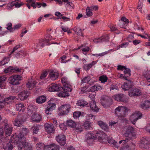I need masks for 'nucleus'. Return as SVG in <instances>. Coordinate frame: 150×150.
Listing matches in <instances>:
<instances>
[{"label": "nucleus", "mask_w": 150, "mask_h": 150, "mask_svg": "<svg viewBox=\"0 0 150 150\" xmlns=\"http://www.w3.org/2000/svg\"><path fill=\"white\" fill-rule=\"evenodd\" d=\"M129 110L125 106H119L115 109V114L117 117L122 118L126 116Z\"/></svg>", "instance_id": "nucleus-1"}, {"label": "nucleus", "mask_w": 150, "mask_h": 150, "mask_svg": "<svg viewBox=\"0 0 150 150\" xmlns=\"http://www.w3.org/2000/svg\"><path fill=\"white\" fill-rule=\"evenodd\" d=\"M16 136L12 135L11 137L10 141L7 143L6 145L5 144H4L3 147L5 150H11L13 148V146L16 143L18 145V139H16Z\"/></svg>", "instance_id": "nucleus-2"}, {"label": "nucleus", "mask_w": 150, "mask_h": 150, "mask_svg": "<svg viewBox=\"0 0 150 150\" xmlns=\"http://www.w3.org/2000/svg\"><path fill=\"white\" fill-rule=\"evenodd\" d=\"M18 150H32V147L29 144L25 141H18L17 145Z\"/></svg>", "instance_id": "nucleus-3"}, {"label": "nucleus", "mask_w": 150, "mask_h": 150, "mask_svg": "<svg viewBox=\"0 0 150 150\" xmlns=\"http://www.w3.org/2000/svg\"><path fill=\"white\" fill-rule=\"evenodd\" d=\"M125 131L124 135L126 137H129L133 139L136 137L135 134L134 133V128L130 126H127L124 128Z\"/></svg>", "instance_id": "nucleus-4"}, {"label": "nucleus", "mask_w": 150, "mask_h": 150, "mask_svg": "<svg viewBox=\"0 0 150 150\" xmlns=\"http://www.w3.org/2000/svg\"><path fill=\"white\" fill-rule=\"evenodd\" d=\"M29 132V130L28 129L23 128L21 130L18 134H13V135H16V139H18V141H21V140L25 141L26 138L24 137V136L28 134Z\"/></svg>", "instance_id": "nucleus-5"}, {"label": "nucleus", "mask_w": 150, "mask_h": 150, "mask_svg": "<svg viewBox=\"0 0 150 150\" xmlns=\"http://www.w3.org/2000/svg\"><path fill=\"white\" fill-rule=\"evenodd\" d=\"M22 77L19 75H13L8 79V82L11 84L15 85L19 84V81L21 79Z\"/></svg>", "instance_id": "nucleus-6"}, {"label": "nucleus", "mask_w": 150, "mask_h": 150, "mask_svg": "<svg viewBox=\"0 0 150 150\" xmlns=\"http://www.w3.org/2000/svg\"><path fill=\"white\" fill-rule=\"evenodd\" d=\"M71 108V106L69 105L65 104L61 105L58 108L59 116L67 115L69 113Z\"/></svg>", "instance_id": "nucleus-7"}, {"label": "nucleus", "mask_w": 150, "mask_h": 150, "mask_svg": "<svg viewBox=\"0 0 150 150\" xmlns=\"http://www.w3.org/2000/svg\"><path fill=\"white\" fill-rule=\"evenodd\" d=\"M47 103V106L45 110V112L47 114H51L52 111L56 108V104L52 101V99L48 101Z\"/></svg>", "instance_id": "nucleus-8"}, {"label": "nucleus", "mask_w": 150, "mask_h": 150, "mask_svg": "<svg viewBox=\"0 0 150 150\" xmlns=\"http://www.w3.org/2000/svg\"><path fill=\"white\" fill-rule=\"evenodd\" d=\"M142 117V113L139 111H136L130 116L129 119L132 123L134 125L137 120L141 118Z\"/></svg>", "instance_id": "nucleus-9"}, {"label": "nucleus", "mask_w": 150, "mask_h": 150, "mask_svg": "<svg viewBox=\"0 0 150 150\" xmlns=\"http://www.w3.org/2000/svg\"><path fill=\"white\" fill-rule=\"evenodd\" d=\"M25 121L24 117L21 115L17 116L16 118L15 119L13 124L15 126H20L23 124Z\"/></svg>", "instance_id": "nucleus-10"}, {"label": "nucleus", "mask_w": 150, "mask_h": 150, "mask_svg": "<svg viewBox=\"0 0 150 150\" xmlns=\"http://www.w3.org/2000/svg\"><path fill=\"white\" fill-rule=\"evenodd\" d=\"M4 129L5 136L6 137L10 136L12 133L13 129L12 125H9L6 123H4Z\"/></svg>", "instance_id": "nucleus-11"}, {"label": "nucleus", "mask_w": 150, "mask_h": 150, "mask_svg": "<svg viewBox=\"0 0 150 150\" xmlns=\"http://www.w3.org/2000/svg\"><path fill=\"white\" fill-rule=\"evenodd\" d=\"M71 88L68 87H65L63 91H61L58 93V96L59 97H68L69 95L68 92H71Z\"/></svg>", "instance_id": "nucleus-12"}, {"label": "nucleus", "mask_w": 150, "mask_h": 150, "mask_svg": "<svg viewBox=\"0 0 150 150\" xmlns=\"http://www.w3.org/2000/svg\"><path fill=\"white\" fill-rule=\"evenodd\" d=\"M93 133L95 134V137H96V139H106L108 137L104 132L101 131H95L93 132Z\"/></svg>", "instance_id": "nucleus-13"}, {"label": "nucleus", "mask_w": 150, "mask_h": 150, "mask_svg": "<svg viewBox=\"0 0 150 150\" xmlns=\"http://www.w3.org/2000/svg\"><path fill=\"white\" fill-rule=\"evenodd\" d=\"M57 142L62 146L64 145L66 143V138L64 135L60 134L56 137Z\"/></svg>", "instance_id": "nucleus-14"}, {"label": "nucleus", "mask_w": 150, "mask_h": 150, "mask_svg": "<svg viewBox=\"0 0 150 150\" xmlns=\"http://www.w3.org/2000/svg\"><path fill=\"white\" fill-rule=\"evenodd\" d=\"M141 93V90L137 88L131 89L128 92L129 95L131 97L137 96H139Z\"/></svg>", "instance_id": "nucleus-15"}, {"label": "nucleus", "mask_w": 150, "mask_h": 150, "mask_svg": "<svg viewBox=\"0 0 150 150\" xmlns=\"http://www.w3.org/2000/svg\"><path fill=\"white\" fill-rule=\"evenodd\" d=\"M115 99L117 101H121L124 103L128 102V99L126 98L124 94H119L115 96Z\"/></svg>", "instance_id": "nucleus-16"}, {"label": "nucleus", "mask_w": 150, "mask_h": 150, "mask_svg": "<svg viewBox=\"0 0 150 150\" xmlns=\"http://www.w3.org/2000/svg\"><path fill=\"white\" fill-rule=\"evenodd\" d=\"M45 127L46 131L48 133H54L55 130L54 126L52 123H46L45 125Z\"/></svg>", "instance_id": "nucleus-17"}, {"label": "nucleus", "mask_w": 150, "mask_h": 150, "mask_svg": "<svg viewBox=\"0 0 150 150\" xmlns=\"http://www.w3.org/2000/svg\"><path fill=\"white\" fill-rule=\"evenodd\" d=\"M37 108L34 105H29L28 108V114L30 116L35 114Z\"/></svg>", "instance_id": "nucleus-18"}, {"label": "nucleus", "mask_w": 150, "mask_h": 150, "mask_svg": "<svg viewBox=\"0 0 150 150\" xmlns=\"http://www.w3.org/2000/svg\"><path fill=\"white\" fill-rule=\"evenodd\" d=\"M149 142L147 138H145L144 137L142 138L140 141V145L145 149H147L149 148Z\"/></svg>", "instance_id": "nucleus-19"}, {"label": "nucleus", "mask_w": 150, "mask_h": 150, "mask_svg": "<svg viewBox=\"0 0 150 150\" xmlns=\"http://www.w3.org/2000/svg\"><path fill=\"white\" fill-rule=\"evenodd\" d=\"M49 39L44 40L42 39L40 40L39 41L38 43H37L35 46H36V47H35V48L37 49L39 48H41L44 46L46 43L48 42Z\"/></svg>", "instance_id": "nucleus-20"}, {"label": "nucleus", "mask_w": 150, "mask_h": 150, "mask_svg": "<svg viewBox=\"0 0 150 150\" xmlns=\"http://www.w3.org/2000/svg\"><path fill=\"white\" fill-rule=\"evenodd\" d=\"M29 93L28 91H22L18 94V98L20 100H23L27 98L29 96Z\"/></svg>", "instance_id": "nucleus-21"}, {"label": "nucleus", "mask_w": 150, "mask_h": 150, "mask_svg": "<svg viewBox=\"0 0 150 150\" xmlns=\"http://www.w3.org/2000/svg\"><path fill=\"white\" fill-rule=\"evenodd\" d=\"M59 145L52 144L45 146L44 150H59Z\"/></svg>", "instance_id": "nucleus-22"}, {"label": "nucleus", "mask_w": 150, "mask_h": 150, "mask_svg": "<svg viewBox=\"0 0 150 150\" xmlns=\"http://www.w3.org/2000/svg\"><path fill=\"white\" fill-rule=\"evenodd\" d=\"M32 115L31 119L33 121L38 122L42 120V116L39 114L35 113Z\"/></svg>", "instance_id": "nucleus-23"}, {"label": "nucleus", "mask_w": 150, "mask_h": 150, "mask_svg": "<svg viewBox=\"0 0 150 150\" xmlns=\"http://www.w3.org/2000/svg\"><path fill=\"white\" fill-rule=\"evenodd\" d=\"M86 141L89 144L90 140L91 141V142H93V139H96V137H95V134L91 132H88L86 135Z\"/></svg>", "instance_id": "nucleus-24"}, {"label": "nucleus", "mask_w": 150, "mask_h": 150, "mask_svg": "<svg viewBox=\"0 0 150 150\" xmlns=\"http://www.w3.org/2000/svg\"><path fill=\"white\" fill-rule=\"evenodd\" d=\"M132 83L131 81H128L127 82H125L122 85V88L125 91L128 90L132 86Z\"/></svg>", "instance_id": "nucleus-25"}, {"label": "nucleus", "mask_w": 150, "mask_h": 150, "mask_svg": "<svg viewBox=\"0 0 150 150\" xmlns=\"http://www.w3.org/2000/svg\"><path fill=\"white\" fill-rule=\"evenodd\" d=\"M21 69L18 68L16 67L13 68L11 67H8L5 70H4V72L6 73L10 72H21Z\"/></svg>", "instance_id": "nucleus-26"}, {"label": "nucleus", "mask_w": 150, "mask_h": 150, "mask_svg": "<svg viewBox=\"0 0 150 150\" xmlns=\"http://www.w3.org/2000/svg\"><path fill=\"white\" fill-rule=\"evenodd\" d=\"M89 105L90 108L92 111L96 112L98 111L99 108L97 106L95 101H92L91 102Z\"/></svg>", "instance_id": "nucleus-27"}, {"label": "nucleus", "mask_w": 150, "mask_h": 150, "mask_svg": "<svg viewBox=\"0 0 150 150\" xmlns=\"http://www.w3.org/2000/svg\"><path fill=\"white\" fill-rule=\"evenodd\" d=\"M49 91L50 92L58 91L59 90V87L56 84H51L48 88Z\"/></svg>", "instance_id": "nucleus-28"}, {"label": "nucleus", "mask_w": 150, "mask_h": 150, "mask_svg": "<svg viewBox=\"0 0 150 150\" xmlns=\"http://www.w3.org/2000/svg\"><path fill=\"white\" fill-rule=\"evenodd\" d=\"M16 99V98L15 96H10L4 99V101L3 102L5 103L6 106V105L11 103L13 100Z\"/></svg>", "instance_id": "nucleus-29"}, {"label": "nucleus", "mask_w": 150, "mask_h": 150, "mask_svg": "<svg viewBox=\"0 0 150 150\" xmlns=\"http://www.w3.org/2000/svg\"><path fill=\"white\" fill-rule=\"evenodd\" d=\"M121 22L119 24V25L121 28H124L127 25V24L128 23L129 21L128 19L125 17H122L121 18Z\"/></svg>", "instance_id": "nucleus-30"}, {"label": "nucleus", "mask_w": 150, "mask_h": 150, "mask_svg": "<svg viewBox=\"0 0 150 150\" xmlns=\"http://www.w3.org/2000/svg\"><path fill=\"white\" fill-rule=\"evenodd\" d=\"M97 63V61H93L91 63L84 64L83 66V68L86 71H88Z\"/></svg>", "instance_id": "nucleus-31"}, {"label": "nucleus", "mask_w": 150, "mask_h": 150, "mask_svg": "<svg viewBox=\"0 0 150 150\" xmlns=\"http://www.w3.org/2000/svg\"><path fill=\"white\" fill-rule=\"evenodd\" d=\"M6 79V77L4 76H0V87L2 89L5 88V83L4 81Z\"/></svg>", "instance_id": "nucleus-32"}, {"label": "nucleus", "mask_w": 150, "mask_h": 150, "mask_svg": "<svg viewBox=\"0 0 150 150\" xmlns=\"http://www.w3.org/2000/svg\"><path fill=\"white\" fill-rule=\"evenodd\" d=\"M36 83L37 82L35 81H29L26 84V86L29 90H32L35 86Z\"/></svg>", "instance_id": "nucleus-33"}, {"label": "nucleus", "mask_w": 150, "mask_h": 150, "mask_svg": "<svg viewBox=\"0 0 150 150\" xmlns=\"http://www.w3.org/2000/svg\"><path fill=\"white\" fill-rule=\"evenodd\" d=\"M74 31L78 35L83 37V34L82 33V30L79 27L76 26L74 28Z\"/></svg>", "instance_id": "nucleus-34"}, {"label": "nucleus", "mask_w": 150, "mask_h": 150, "mask_svg": "<svg viewBox=\"0 0 150 150\" xmlns=\"http://www.w3.org/2000/svg\"><path fill=\"white\" fill-rule=\"evenodd\" d=\"M46 100V96L42 95L39 96L36 99V102L38 103H42L45 102Z\"/></svg>", "instance_id": "nucleus-35"}, {"label": "nucleus", "mask_w": 150, "mask_h": 150, "mask_svg": "<svg viewBox=\"0 0 150 150\" xmlns=\"http://www.w3.org/2000/svg\"><path fill=\"white\" fill-rule=\"evenodd\" d=\"M109 37L108 35H104L101 37L98 38V43L101 42H108L109 41Z\"/></svg>", "instance_id": "nucleus-36"}, {"label": "nucleus", "mask_w": 150, "mask_h": 150, "mask_svg": "<svg viewBox=\"0 0 150 150\" xmlns=\"http://www.w3.org/2000/svg\"><path fill=\"white\" fill-rule=\"evenodd\" d=\"M102 87L99 85L96 84L93 86L91 88V92H94L96 91H100L102 89Z\"/></svg>", "instance_id": "nucleus-37"}, {"label": "nucleus", "mask_w": 150, "mask_h": 150, "mask_svg": "<svg viewBox=\"0 0 150 150\" xmlns=\"http://www.w3.org/2000/svg\"><path fill=\"white\" fill-rule=\"evenodd\" d=\"M50 78L53 80H56L58 76V74L53 71L50 72Z\"/></svg>", "instance_id": "nucleus-38"}, {"label": "nucleus", "mask_w": 150, "mask_h": 150, "mask_svg": "<svg viewBox=\"0 0 150 150\" xmlns=\"http://www.w3.org/2000/svg\"><path fill=\"white\" fill-rule=\"evenodd\" d=\"M150 107V101L147 100L144 103L141 104V107L143 109H145Z\"/></svg>", "instance_id": "nucleus-39"}, {"label": "nucleus", "mask_w": 150, "mask_h": 150, "mask_svg": "<svg viewBox=\"0 0 150 150\" xmlns=\"http://www.w3.org/2000/svg\"><path fill=\"white\" fill-rule=\"evenodd\" d=\"M25 55V52L24 51L22 50L17 53L15 55V56L17 58H19L23 57H24Z\"/></svg>", "instance_id": "nucleus-40"}, {"label": "nucleus", "mask_w": 150, "mask_h": 150, "mask_svg": "<svg viewBox=\"0 0 150 150\" xmlns=\"http://www.w3.org/2000/svg\"><path fill=\"white\" fill-rule=\"evenodd\" d=\"M16 107L17 111L19 112L21 111V110L23 112L24 109V105L21 103H19L16 104Z\"/></svg>", "instance_id": "nucleus-41"}, {"label": "nucleus", "mask_w": 150, "mask_h": 150, "mask_svg": "<svg viewBox=\"0 0 150 150\" xmlns=\"http://www.w3.org/2000/svg\"><path fill=\"white\" fill-rule=\"evenodd\" d=\"M98 124L103 129L105 130L108 128V127L107 125L101 121H98Z\"/></svg>", "instance_id": "nucleus-42"}, {"label": "nucleus", "mask_w": 150, "mask_h": 150, "mask_svg": "<svg viewBox=\"0 0 150 150\" xmlns=\"http://www.w3.org/2000/svg\"><path fill=\"white\" fill-rule=\"evenodd\" d=\"M110 99L108 97H103V100L101 101V103L103 106L107 105L108 106L109 104V100Z\"/></svg>", "instance_id": "nucleus-43"}, {"label": "nucleus", "mask_w": 150, "mask_h": 150, "mask_svg": "<svg viewBox=\"0 0 150 150\" xmlns=\"http://www.w3.org/2000/svg\"><path fill=\"white\" fill-rule=\"evenodd\" d=\"M68 126L71 128H74L76 126V122L72 120H69L67 121Z\"/></svg>", "instance_id": "nucleus-44"}, {"label": "nucleus", "mask_w": 150, "mask_h": 150, "mask_svg": "<svg viewBox=\"0 0 150 150\" xmlns=\"http://www.w3.org/2000/svg\"><path fill=\"white\" fill-rule=\"evenodd\" d=\"M125 70L124 71V72L125 74H127V76H124L123 77L125 78L126 80H127V77H129L130 76V69L129 68H127L126 67L125 69Z\"/></svg>", "instance_id": "nucleus-45"}, {"label": "nucleus", "mask_w": 150, "mask_h": 150, "mask_svg": "<svg viewBox=\"0 0 150 150\" xmlns=\"http://www.w3.org/2000/svg\"><path fill=\"white\" fill-rule=\"evenodd\" d=\"M77 104L78 106L83 107L87 105L88 103L86 101L81 100L78 101Z\"/></svg>", "instance_id": "nucleus-46"}, {"label": "nucleus", "mask_w": 150, "mask_h": 150, "mask_svg": "<svg viewBox=\"0 0 150 150\" xmlns=\"http://www.w3.org/2000/svg\"><path fill=\"white\" fill-rule=\"evenodd\" d=\"M114 51V50L112 49H111L110 50H108V51H105L104 52H103L100 54H93L92 55L94 56H96V57H98V56H100V57H102L108 53H110V51Z\"/></svg>", "instance_id": "nucleus-47"}, {"label": "nucleus", "mask_w": 150, "mask_h": 150, "mask_svg": "<svg viewBox=\"0 0 150 150\" xmlns=\"http://www.w3.org/2000/svg\"><path fill=\"white\" fill-rule=\"evenodd\" d=\"M129 44L128 42H125L121 44L117 47V50H118L120 48H126L127 47Z\"/></svg>", "instance_id": "nucleus-48"}, {"label": "nucleus", "mask_w": 150, "mask_h": 150, "mask_svg": "<svg viewBox=\"0 0 150 150\" xmlns=\"http://www.w3.org/2000/svg\"><path fill=\"white\" fill-rule=\"evenodd\" d=\"M40 126L39 125L34 126L32 127L33 131V134H37L39 131Z\"/></svg>", "instance_id": "nucleus-49"}, {"label": "nucleus", "mask_w": 150, "mask_h": 150, "mask_svg": "<svg viewBox=\"0 0 150 150\" xmlns=\"http://www.w3.org/2000/svg\"><path fill=\"white\" fill-rule=\"evenodd\" d=\"M92 9L90 7H87L86 9V15L88 17H90L93 15Z\"/></svg>", "instance_id": "nucleus-50"}, {"label": "nucleus", "mask_w": 150, "mask_h": 150, "mask_svg": "<svg viewBox=\"0 0 150 150\" xmlns=\"http://www.w3.org/2000/svg\"><path fill=\"white\" fill-rule=\"evenodd\" d=\"M108 79V78L105 75L100 76L99 77V80L101 81L102 83H105L107 81Z\"/></svg>", "instance_id": "nucleus-51"}, {"label": "nucleus", "mask_w": 150, "mask_h": 150, "mask_svg": "<svg viewBox=\"0 0 150 150\" xmlns=\"http://www.w3.org/2000/svg\"><path fill=\"white\" fill-rule=\"evenodd\" d=\"M81 112L80 111H76L73 113V117L74 119H77L81 115Z\"/></svg>", "instance_id": "nucleus-52"}, {"label": "nucleus", "mask_w": 150, "mask_h": 150, "mask_svg": "<svg viewBox=\"0 0 150 150\" xmlns=\"http://www.w3.org/2000/svg\"><path fill=\"white\" fill-rule=\"evenodd\" d=\"M90 77L89 76L85 77L81 79L82 83H86L88 82L90 80Z\"/></svg>", "instance_id": "nucleus-53"}, {"label": "nucleus", "mask_w": 150, "mask_h": 150, "mask_svg": "<svg viewBox=\"0 0 150 150\" xmlns=\"http://www.w3.org/2000/svg\"><path fill=\"white\" fill-rule=\"evenodd\" d=\"M44 147V145L42 143H39L36 145V148L37 150H40Z\"/></svg>", "instance_id": "nucleus-54"}, {"label": "nucleus", "mask_w": 150, "mask_h": 150, "mask_svg": "<svg viewBox=\"0 0 150 150\" xmlns=\"http://www.w3.org/2000/svg\"><path fill=\"white\" fill-rule=\"evenodd\" d=\"M109 27L112 31H116L117 30V28L115 25L111 24L109 25Z\"/></svg>", "instance_id": "nucleus-55"}, {"label": "nucleus", "mask_w": 150, "mask_h": 150, "mask_svg": "<svg viewBox=\"0 0 150 150\" xmlns=\"http://www.w3.org/2000/svg\"><path fill=\"white\" fill-rule=\"evenodd\" d=\"M91 123L88 121H86L84 123V127L86 129H88L90 127Z\"/></svg>", "instance_id": "nucleus-56"}, {"label": "nucleus", "mask_w": 150, "mask_h": 150, "mask_svg": "<svg viewBox=\"0 0 150 150\" xmlns=\"http://www.w3.org/2000/svg\"><path fill=\"white\" fill-rule=\"evenodd\" d=\"M108 142L110 144H112L113 145H114L116 147L118 148V146L117 145H116V144H117V142L113 139H110L108 140Z\"/></svg>", "instance_id": "nucleus-57"}, {"label": "nucleus", "mask_w": 150, "mask_h": 150, "mask_svg": "<svg viewBox=\"0 0 150 150\" xmlns=\"http://www.w3.org/2000/svg\"><path fill=\"white\" fill-rule=\"evenodd\" d=\"M66 58V57L64 55L62 57H61V63H66L68 61H69L70 60V59H69L68 60H66L64 61V60Z\"/></svg>", "instance_id": "nucleus-58"}, {"label": "nucleus", "mask_w": 150, "mask_h": 150, "mask_svg": "<svg viewBox=\"0 0 150 150\" xmlns=\"http://www.w3.org/2000/svg\"><path fill=\"white\" fill-rule=\"evenodd\" d=\"M48 74V73L47 71H45L43 72L40 76V79H42L45 78Z\"/></svg>", "instance_id": "nucleus-59"}, {"label": "nucleus", "mask_w": 150, "mask_h": 150, "mask_svg": "<svg viewBox=\"0 0 150 150\" xmlns=\"http://www.w3.org/2000/svg\"><path fill=\"white\" fill-rule=\"evenodd\" d=\"M21 26V25L20 24H17L14 26L13 28L12 29V30H11V31L13 32L15 30L19 29Z\"/></svg>", "instance_id": "nucleus-60"}, {"label": "nucleus", "mask_w": 150, "mask_h": 150, "mask_svg": "<svg viewBox=\"0 0 150 150\" xmlns=\"http://www.w3.org/2000/svg\"><path fill=\"white\" fill-rule=\"evenodd\" d=\"M128 138H126L124 140H122L120 141L119 142V144H121V143H122V145L123 146H124L126 144V143L128 141Z\"/></svg>", "instance_id": "nucleus-61"}, {"label": "nucleus", "mask_w": 150, "mask_h": 150, "mask_svg": "<svg viewBox=\"0 0 150 150\" xmlns=\"http://www.w3.org/2000/svg\"><path fill=\"white\" fill-rule=\"evenodd\" d=\"M61 82L63 84H66L68 82L67 79L66 77H63L61 79Z\"/></svg>", "instance_id": "nucleus-62"}, {"label": "nucleus", "mask_w": 150, "mask_h": 150, "mask_svg": "<svg viewBox=\"0 0 150 150\" xmlns=\"http://www.w3.org/2000/svg\"><path fill=\"white\" fill-rule=\"evenodd\" d=\"M51 121L53 122V124L55 126H57L58 124L56 118H54L51 119Z\"/></svg>", "instance_id": "nucleus-63"}, {"label": "nucleus", "mask_w": 150, "mask_h": 150, "mask_svg": "<svg viewBox=\"0 0 150 150\" xmlns=\"http://www.w3.org/2000/svg\"><path fill=\"white\" fill-rule=\"evenodd\" d=\"M145 129L146 131L150 133V123L147 125Z\"/></svg>", "instance_id": "nucleus-64"}]
</instances>
